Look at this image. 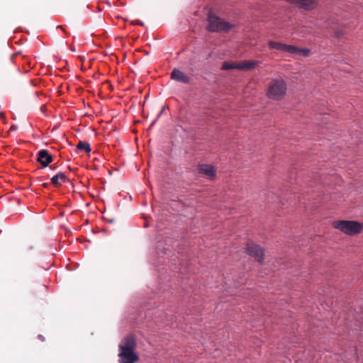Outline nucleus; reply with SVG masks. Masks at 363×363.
Returning a JSON list of instances; mask_svg holds the SVG:
<instances>
[{"instance_id": "nucleus-1", "label": "nucleus", "mask_w": 363, "mask_h": 363, "mask_svg": "<svg viewBox=\"0 0 363 363\" xmlns=\"http://www.w3.org/2000/svg\"><path fill=\"white\" fill-rule=\"evenodd\" d=\"M287 91V83L281 78H274L269 82L266 96L268 99L273 101H281L284 98Z\"/></svg>"}, {"instance_id": "nucleus-2", "label": "nucleus", "mask_w": 363, "mask_h": 363, "mask_svg": "<svg viewBox=\"0 0 363 363\" xmlns=\"http://www.w3.org/2000/svg\"><path fill=\"white\" fill-rule=\"evenodd\" d=\"M207 29L210 32H228L233 26L210 12L208 16Z\"/></svg>"}, {"instance_id": "nucleus-3", "label": "nucleus", "mask_w": 363, "mask_h": 363, "mask_svg": "<svg viewBox=\"0 0 363 363\" xmlns=\"http://www.w3.org/2000/svg\"><path fill=\"white\" fill-rule=\"evenodd\" d=\"M335 228L340 230L349 235H354L362 232V223L354 220H340L333 223Z\"/></svg>"}, {"instance_id": "nucleus-4", "label": "nucleus", "mask_w": 363, "mask_h": 363, "mask_svg": "<svg viewBox=\"0 0 363 363\" xmlns=\"http://www.w3.org/2000/svg\"><path fill=\"white\" fill-rule=\"evenodd\" d=\"M246 251L251 257H255L257 262H262L264 250L260 246L252 243L248 244Z\"/></svg>"}, {"instance_id": "nucleus-5", "label": "nucleus", "mask_w": 363, "mask_h": 363, "mask_svg": "<svg viewBox=\"0 0 363 363\" xmlns=\"http://www.w3.org/2000/svg\"><path fill=\"white\" fill-rule=\"evenodd\" d=\"M119 357L122 363H135L138 360L134 350H120Z\"/></svg>"}, {"instance_id": "nucleus-6", "label": "nucleus", "mask_w": 363, "mask_h": 363, "mask_svg": "<svg viewBox=\"0 0 363 363\" xmlns=\"http://www.w3.org/2000/svg\"><path fill=\"white\" fill-rule=\"evenodd\" d=\"M287 1L296 4L301 9L312 10L318 4V0H287Z\"/></svg>"}, {"instance_id": "nucleus-7", "label": "nucleus", "mask_w": 363, "mask_h": 363, "mask_svg": "<svg viewBox=\"0 0 363 363\" xmlns=\"http://www.w3.org/2000/svg\"><path fill=\"white\" fill-rule=\"evenodd\" d=\"M268 46L269 48L271 50H277L279 51L288 52L289 54H291V52H292V50H294V45H286L284 43L275 41H269L268 43Z\"/></svg>"}, {"instance_id": "nucleus-8", "label": "nucleus", "mask_w": 363, "mask_h": 363, "mask_svg": "<svg viewBox=\"0 0 363 363\" xmlns=\"http://www.w3.org/2000/svg\"><path fill=\"white\" fill-rule=\"evenodd\" d=\"M171 79L179 82L188 84L190 82V78L184 72L178 69H174L171 72Z\"/></svg>"}, {"instance_id": "nucleus-9", "label": "nucleus", "mask_w": 363, "mask_h": 363, "mask_svg": "<svg viewBox=\"0 0 363 363\" xmlns=\"http://www.w3.org/2000/svg\"><path fill=\"white\" fill-rule=\"evenodd\" d=\"M38 162L44 167H47L53 160L52 156L46 150H41L38 154Z\"/></svg>"}, {"instance_id": "nucleus-10", "label": "nucleus", "mask_w": 363, "mask_h": 363, "mask_svg": "<svg viewBox=\"0 0 363 363\" xmlns=\"http://www.w3.org/2000/svg\"><path fill=\"white\" fill-rule=\"evenodd\" d=\"M136 342L132 335H128L123 338L119 345L120 350H135Z\"/></svg>"}, {"instance_id": "nucleus-11", "label": "nucleus", "mask_w": 363, "mask_h": 363, "mask_svg": "<svg viewBox=\"0 0 363 363\" xmlns=\"http://www.w3.org/2000/svg\"><path fill=\"white\" fill-rule=\"evenodd\" d=\"M199 170L201 174H204L210 178H214L216 176V169L213 166L210 164H200L199 166Z\"/></svg>"}, {"instance_id": "nucleus-12", "label": "nucleus", "mask_w": 363, "mask_h": 363, "mask_svg": "<svg viewBox=\"0 0 363 363\" xmlns=\"http://www.w3.org/2000/svg\"><path fill=\"white\" fill-rule=\"evenodd\" d=\"M259 62L258 61H255V60L241 61V62H238V69H240V70L253 69L259 65Z\"/></svg>"}, {"instance_id": "nucleus-13", "label": "nucleus", "mask_w": 363, "mask_h": 363, "mask_svg": "<svg viewBox=\"0 0 363 363\" xmlns=\"http://www.w3.org/2000/svg\"><path fill=\"white\" fill-rule=\"evenodd\" d=\"M67 181H68V179L65 174L62 172H58L51 179V183L55 186H62V184L65 183Z\"/></svg>"}, {"instance_id": "nucleus-14", "label": "nucleus", "mask_w": 363, "mask_h": 363, "mask_svg": "<svg viewBox=\"0 0 363 363\" xmlns=\"http://www.w3.org/2000/svg\"><path fill=\"white\" fill-rule=\"evenodd\" d=\"M294 50H292V52H291V54H296V55H298L301 56L307 57V56H308V55L310 53V50L306 49V48L301 49V48H298L296 46H294Z\"/></svg>"}, {"instance_id": "nucleus-15", "label": "nucleus", "mask_w": 363, "mask_h": 363, "mask_svg": "<svg viewBox=\"0 0 363 363\" xmlns=\"http://www.w3.org/2000/svg\"><path fill=\"white\" fill-rule=\"evenodd\" d=\"M77 149L79 150H84L86 152H91V147L89 143H86L82 141H79L77 145Z\"/></svg>"}, {"instance_id": "nucleus-16", "label": "nucleus", "mask_w": 363, "mask_h": 363, "mask_svg": "<svg viewBox=\"0 0 363 363\" xmlns=\"http://www.w3.org/2000/svg\"><path fill=\"white\" fill-rule=\"evenodd\" d=\"M238 62H225L222 65V69H223V70L233 69H238Z\"/></svg>"}, {"instance_id": "nucleus-17", "label": "nucleus", "mask_w": 363, "mask_h": 363, "mask_svg": "<svg viewBox=\"0 0 363 363\" xmlns=\"http://www.w3.org/2000/svg\"><path fill=\"white\" fill-rule=\"evenodd\" d=\"M18 129V126L16 125H12L11 127L10 128L9 130L10 131H13V130H16Z\"/></svg>"}, {"instance_id": "nucleus-18", "label": "nucleus", "mask_w": 363, "mask_h": 363, "mask_svg": "<svg viewBox=\"0 0 363 363\" xmlns=\"http://www.w3.org/2000/svg\"><path fill=\"white\" fill-rule=\"evenodd\" d=\"M135 23H136V24H138V25H140V26H143V23L140 22L139 21H135Z\"/></svg>"}, {"instance_id": "nucleus-19", "label": "nucleus", "mask_w": 363, "mask_h": 363, "mask_svg": "<svg viewBox=\"0 0 363 363\" xmlns=\"http://www.w3.org/2000/svg\"><path fill=\"white\" fill-rule=\"evenodd\" d=\"M0 117H1V118H4L5 117L4 113H2V112H1V113H0Z\"/></svg>"}, {"instance_id": "nucleus-20", "label": "nucleus", "mask_w": 363, "mask_h": 363, "mask_svg": "<svg viewBox=\"0 0 363 363\" xmlns=\"http://www.w3.org/2000/svg\"><path fill=\"white\" fill-rule=\"evenodd\" d=\"M50 168L54 170V169H55L57 168V167H55V166H54V165H51V166L50 167Z\"/></svg>"}, {"instance_id": "nucleus-21", "label": "nucleus", "mask_w": 363, "mask_h": 363, "mask_svg": "<svg viewBox=\"0 0 363 363\" xmlns=\"http://www.w3.org/2000/svg\"><path fill=\"white\" fill-rule=\"evenodd\" d=\"M43 186L44 187H45V188H47V187L49 186V184H48V183H44V184H43Z\"/></svg>"}, {"instance_id": "nucleus-22", "label": "nucleus", "mask_w": 363, "mask_h": 363, "mask_svg": "<svg viewBox=\"0 0 363 363\" xmlns=\"http://www.w3.org/2000/svg\"><path fill=\"white\" fill-rule=\"evenodd\" d=\"M109 222H110V223H113V220L111 219V220H109Z\"/></svg>"}]
</instances>
